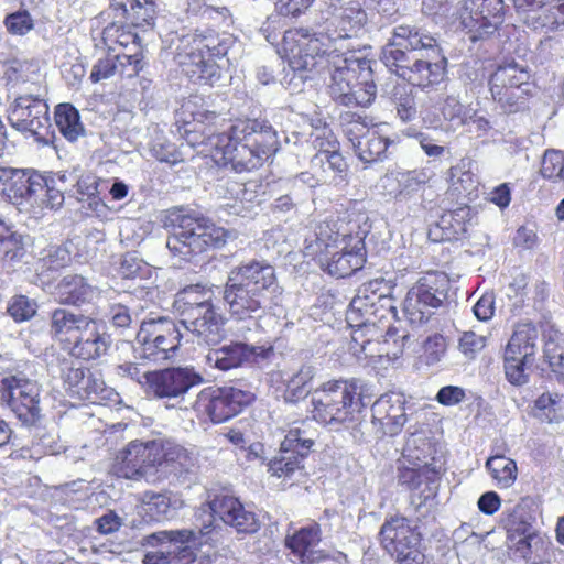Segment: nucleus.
<instances>
[{
    "label": "nucleus",
    "instance_id": "f257e3e1",
    "mask_svg": "<svg viewBox=\"0 0 564 564\" xmlns=\"http://www.w3.org/2000/svg\"><path fill=\"white\" fill-rule=\"evenodd\" d=\"M189 112L192 120L184 121L183 138L191 147L203 145L214 162L237 173L251 171L273 155L279 148L276 131L265 121L240 120L218 134H206L205 122L216 118L214 111L191 110V101L183 106V113Z\"/></svg>",
    "mask_w": 564,
    "mask_h": 564
},
{
    "label": "nucleus",
    "instance_id": "f03ea898",
    "mask_svg": "<svg viewBox=\"0 0 564 564\" xmlns=\"http://www.w3.org/2000/svg\"><path fill=\"white\" fill-rule=\"evenodd\" d=\"M282 289L274 268L265 261H250L232 268L224 288V301L237 324L234 334L252 340L262 333L260 318L278 305Z\"/></svg>",
    "mask_w": 564,
    "mask_h": 564
},
{
    "label": "nucleus",
    "instance_id": "7ed1b4c3",
    "mask_svg": "<svg viewBox=\"0 0 564 564\" xmlns=\"http://www.w3.org/2000/svg\"><path fill=\"white\" fill-rule=\"evenodd\" d=\"M200 511L208 514L198 531L170 530L158 531L145 535L144 545L156 547L144 555L143 564H193L195 553L193 545L197 535L204 536L212 532L215 518L232 527L238 533L251 534L260 529L256 513L245 508L240 500L227 494L215 495Z\"/></svg>",
    "mask_w": 564,
    "mask_h": 564
},
{
    "label": "nucleus",
    "instance_id": "20e7f679",
    "mask_svg": "<svg viewBox=\"0 0 564 564\" xmlns=\"http://www.w3.org/2000/svg\"><path fill=\"white\" fill-rule=\"evenodd\" d=\"M381 61L390 72L422 89L436 87L446 78L447 59L440 45L415 26H394Z\"/></svg>",
    "mask_w": 564,
    "mask_h": 564
},
{
    "label": "nucleus",
    "instance_id": "39448f33",
    "mask_svg": "<svg viewBox=\"0 0 564 564\" xmlns=\"http://www.w3.org/2000/svg\"><path fill=\"white\" fill-rule=\"evenodd\" d=\"M330 223L316 226L313 237L305 238V256L316 258L321 268L336 278H345L361 269L365 263L366 229L352 224L347 229L336 228Z\"/></svg>",
    "mask_w": 564,
    "mask_h": 564
},
{
    "label": "nucleus",
    "instance_id": "423d86ee",
    "mask_svg": "<svg viewBox=\"0 0 564 564\" xmlns=\"http://www.w3.org/2000/svg\"><path fill=\"white\" fill-rule=\"evenodd\" d=\"M166 226L171 227L166 247L173 257L184 261H191L208 248L223 247L230 237L225 228L216 226L202 215L184 209L170 212Z\"/></svg>",
    "mask_w": 564,
    "mask_h": 564
},
{
    "label": "nucleus",
    "instance_id": "0eeeda50",
    "mask_svg": "<svg viewBox=\"0 0 564 564\" xmlns=\"http://www.w3.org/2000/svg\"><path fill=\"white\" fill-rule=\"evenodd\" d=\"M372 61L350 52L336 55L326 65L330 79L328 93L346 107H368L375 100L377 87L372 79Z\"/></svg>",
    "mask_w": 564,
    "mask_h": 564
},
{
    "label": "nucleus",
    "instance_id": "6e6552de",
    "mask_svg": "<svg viewBox=\"0 0 564 564\" xmlns=\"http://www.w3.org/2000/svg\"><path fill=\"white\" fill-rule=\"evenodd\" d=\"M213 288L194 284L176 294L174 306L182 316L181 325L198 344L217 345L225 336V318L213 302Z\"/></svg>",
    "mask_w": 564,
    "mask_h": 564
},
{
    "label": "nucleus",
    "instance_id": "1a4fd4ad",
    "mask_svg": "<svg viewBox=\"0 0 564 564\" xmlns=\"http://www.w3.org/2000/svg\"><path fill=\"white\" fill-rule=\"evenodd\" d=\"M313 419L330 430L339 431L357 421L364 406L357 380L328 381L315 390L311 399Z\"/></svg>",
    "mask_w": 564,
    "mask_h": 564
},
{
    "label": "nucleus",
    "instance_id": "9d476101",
    "mask_svg": "<svg viewBox=\"0 0 564 564\" xmlns=\"http://www.w3.org/2000/svg\"><path fill=\"white\" fill-rule=\"evenodd\" d=\"M337 40L326 25L315 30L299 29L286 31L281 52L289 66L295 70H313L325 67L336 56Z\"/></svg>",
    "mask_w": 564,
    "mask_h": 564
},
{
    "label": "nucleus",
    "instance_id": "9b49d317",
    "mask_svg": "<svg viewBox=\"0 0 564 564\" xmlns=\"http://www.w3.org/2000/svg\"><path fill=\"white\" fill-rule=\"evenodd\" d=\"M164 43L182 73L193 83L212 86L220 79V66L196 45L195 33L186 26L171 28Z\"/></svg>",
    "mask_w": 564,
    "mask_h": 564
},
{
    "label": "nucleus",
    "instance_id": "f8f14e48",
    "mask_svg": "<svg viewBox=\"0 0 564 564\" xmlns=\"http://www.w3.org/2000/svg\"><path fill=\"white\" fill-rule=\"evenodd\" d=\"M349 326L352 328L349 350L359 361L372 364L382 358L394 360L402 355L408 336L399 334L397 329H388L383 340H379L378 328L370 318L357 321Z\"/></svg>",
    "mask_w": 564,
    "mask_h": 564
},
{
    "label": "nucleus",
    "instance_id": "ddd939ff",
    "mask_svg": "<svg viewBox=\"0 0 564 564\" xmlns=\"http://www.w3.org/2000/svg\"><path fill=\"white\" fill-rule=\"evenodd\" d=\"M345 134L356 155L366 163L382 161L388 156L390 148L398 143V135L389 133L387 123L373 124L366 117L347 115Z\"/></svg>",
    "mask_w": 564,
    "mask_h": 564
},
{
    "label": "nucleus",
    "instance_id": "4468645a",
    "mask_svg": "<svg viewBox=\"0 0 564 564\" xmlns=\"http://www.w3.org/2000/svg\"><path fill=\"white\" fill-rule=\"evenodd\" d=\"M182 336L178 325L172 319L160 317L142 322L135 337V357L155 362L172 359Z\"/></svg>",
    "mask_w": 564,
    "mask_h": 564
},
{
    "label": "nucleus",
    "instance_id": "2eb2a0df",
    "mask_svg": "<svg viewBox=\"0 0 564 564\" xmlns=\"http://www.w3.org/2000/svg\"><path fill=\"white\" fill-rule=\"evenodd\" d=\"M489 89L494 100L505 111L516 112L523 107L527 97L532 94L531 74L527 66L513 61L505 63L491 74Z\"/></svg>",
    "mask_w": 564,
    "mask_h": 564
},
{
    "label": "nucleus",
    "instance_id": "dca6fc26",
    "mask_svg": "<svg viewBox=\"0 0 564 564\" xmlns=\"http://www.w3.org/2000/svg\"><path fill=\"white\" fill-rule=\"evenodd\" d=\"M449 279L443 272H429L406 293L403 313L411 324H422L447 299Z\"/></svg>",
    "mask_w": 564,
    "mask_h": 564
},
{
    "label": "nucleus",
    "instance_id": "f3484780",
    "mask_svg": "<svg viewBox=\"0 0 564 564\" xmlns=\"http://www.w3.org/2000/svg\"><path fill=\"white\" fill-rule=\"evenodd\" d=\"M539 330L531 323L518 324L508 340L505 354V373L513 386L528 382L527 370L533 365L538 351Z\"/></svg>",
    "mask_w": 564,
    "mask_h": 564
},
{
    "label": "nucleus",
    "instance_id": "a211bd4d",
    "mask_svg": "<svg viewBox=\"0 0 564 564\" xmlns=\"http://www.w3.org/2000/svg\"><path fill=\"white\" fill-rule=\"evenodd\" d=\"M0 400L22 425L31 426L39 421L40 387L24 375L7 376L0 381Z\"/></svg>",
    "mask_w": 564,
    "mask_h": 564
},
{
    "label": "nucleus",
    "instance_id": "6ab92c4d",
    "mask_svg": "<svg viewBox=\"0 0 564 564\" xmlns=\"http://www.w3.org/2000/svg\"><path fill=\"white\" fill-rule=\"evenodd\" d=\"M308 421L294 422L281 443L278 455L268 462V471L278 478L291 477L302 468V460L314 444V431Z\"/></svg>",
    "mask_w": 564,
    "mask_h": 564
},
{
    "label": "nucleus",
    "instance_id": "aec40b11",
    "mask_svg": "<svg viewBox=\"0 0 564 564\" xmlns=\"http://www.w3.org/2000/svg\"><path fill=\"white\" fill-rule=\"evenodd\" d=\"M253 399L252 392L236 387L206 388L197 394L193 408L218 424L239 414Z\"/></svg>",
    "mask_w": 564,
    "mask_h": 564
},
{
    "label": "nucleus",
    "instance_id": "412c9836",
    "mask_svg": "<svg viewBox=\"0 0 564 564\" xmlns=\"http://www.w3.org/2000/svg\"><path fill=\"white\" fill-rule=\"evenodd\" d=\"M158 448L154 440L130 442L116 454L112 473L126 479H145L148 482H156L154 462Z\"/></svg>",
    "mask_w": 564,
    "mask_h": 564
},
{
    "label": "nucleus",
    "instance_id": "4be33fe9",
    "mask_svg": "<svg viewBox=\"0 0 564 564\" xmlns=\"http://www.w3.org/2000/svg\"><path fill=\"white\" fill-rule=\"evenodd\" d=\"M380 540L384 550L401 563H419L422 558L421 534L406 518L393 517L386 520L380 530Z\"/></svg>",
    "mask_w": 564,
    "mask_h": 564
},
{
    "label": "nucleus",
    "instance_id": "5701e85b",
    "mask_svg": "<svg viewBox=\"0 0 564 564\" xmlns=\"http://www.w3.org/2000/svg\"><path fill=\"white\" fill-rule=\"evenodd\" d=\"M503 0H464L457 10V19L464 30L476 41L492 34L503 22Z\"/></svg>",
    "mask_w": 564,
    "mask_h": 564
},
{
    "label": "nucleus",
    "instance_id": "b1692460",
    "mask_svg": "<svg viewBox=\"0 0 564 564\" xmlns=\"http://www.w3.org/2000/svg\"><path fill=\"white\" fill-rule=\"evenodd\" d=\"M11 126L18 131L30 133L37 141L47 142L50 124L48 106L32 95L18 97L9 113Z\"/></svg>",
    "mask_w": 564,
    "mask_h": 564
},
{
    "label": "nucleus",
    "instance_id": "393cba45",
    "mask_svg": "<svg viewBox=\"0 0 564 564\" xmlns=\"http://www.w3.org/2000/svg\"><path fill=\"white\" fill-rule=\"evenodd\" d=\"M377 4L378 0H336L325 25L337 41L357 36L367 23V10H375Z\"/></svg>",
    "mask_w": 564,
    "mask_h": 564
},
{
    "label": "nucleus",
    "instance_id": "a878e982",
    "mask_svg": "<svg viewBox=\"0 0 564 564\" xmlns=\"http://www.w3.org/2000/svg\"><path fill=\"white\" fill-rule=\"evenodd\" d=\"M406 400L402 393L388 392L371 405V426L377 438L399 435L406 421Z\"/></svg>",
    "mask_w": 564,
    "mask_h": 564
},
{
    "label": "nucleus",
    "instance_id": "bb28decb",
    "mask_svg": "<svg viewBox=\"0 0 564 564\" xmlns=\"http://www.w3.org/2000/svg\"><path fill=\"white\" fill-rule=\"evenodd\" d=\"M202 382V376L193 368L172 367L148 375L147 389L160 399H183L191 388Z\"/></svg>",
    "mask_w": 564,
    "mask_h": 564
},
{
    "label": "nucleus",
    "instance_id": "cd10ccee",
    "mask_svg": "<svg viewBox=\"0 0 564 564\" xmlns=\"http://www.w3.org/2000/svg\"><path fill=\"white\" fill-rule=\"evenodd\" d=\"M248 340L232 341L217 349L209 350L205 356L206 365L219 370H230L247 364L267 359L272 354V347L248 344Z\"/></svg>",
    "mask_w": 564,
    "mask_h": 564
},
{
    "label": "nucleus",
    "instance_id": "c85d7f7f",
    "mask_svg": "<svg viewBox=\"0 0 564 564\" xmlns=\"http://www.w3.org/2000/svg\"><path fill=\"white\" fill-rule=\"evenodd\" d=\"M321 541V529L315 522L310 523L285 538V546L293 557L301 563L308 564H339L336 558L326 556L316 546Z\"/></svg>",
    "mask_w": 564,
    "mask_h": 564
},
{
    "label": "nucleus",
    "instance_id": "c756f323",
    "mask_svg": "<svg viewBox=\"0 0 564 564\" xmlns=\"http://www.w3.org/2000/svg\"><path fill=\"white\" fill-rule=\"evenodd\" d=\"M159 447L155 455V477L160 481L171 475L182 477L192 470L194 458L181 445L169 440H154Z\"/></svg>",
    "mask_w": 564,
    "mask_h": 564
},
{
    "label": "nucleus",
    "instance_id": "7c9ffc66",
    "mask_svg": "<svg viewBox=\"0 0 564 564\" xmlns=\"http://www.w3.org/2000/svg\"><path fill=\"white\" fill-rule=\"evenodd\" d=\"M389 293L390 286L383 279H375L361 284L347 311V323L354 325L357 321L369 318L375 314L376 305L387 300Z\"/></svg>",
    "mask_w": 564,
    "mask_h": 564
},
{
    "label": "nucleus",
    "instance_id": "2f4dec72",
    "mask_svg": "<svg viewBox=\"0 0 564 564\" xmlns=\"http://www.w3.org/2000/svg\"><path fill=\"white\" fill-rule=\"evenodd\" d=\"M40 173L34 170L0 166V194L15 205H24L29 191L36 192Z\"/></svg>",
    "mask_w": 564,
    "mask_h": 564
},
{
    "label": "nucleus",
    "instance_id": "473e14b6",
    "mask_svg": "<svg viewBox=\"0 0 564 564\" xmlns=\"http://www.w3.org/2000/svg\"><path fill=\"white\" fill-rule=\"evenodd\" d=\"M110 346V336L99 327L96 319L91 318L90 324L82 329L67 350L75 358L94 360L105 356Z\"/></svg>",
    "mask_w": 564,
    "mask_h": 564
},
{
    "label": "nucleus",
    "instance_id": "72a5a7b5",
    "mask_svg": "<svg viewBox=\"0 0 564 564\" xmlns=\"http://www.w3.org/2000/svg\"><path fill=\"white\" fill-rule=\"evenodd\" d=\"M538 506L533 498L523 497L511 507H506L501 522L507 531V539L513 541L519 534H529L534 531Z\"/></svg>",
    "mask_w": 564,
    "mask_h": 564
},
{
    "label": "nucleus",
    "instance_id": "f704fd0d",
    "mask_svg": "<svg viewBox=\"0 0 564 564\" xmlns=\"http://www.w3.org/2000/svg\"><path fill=\"white\" fill-rule=\"evenodd\" d=\"M54 295L59 304L80 307L93 303L99 296V291L84 276L68 274L57 283Z\"/></svg>",
    "mask_w": 564,
    "mask_h": 564
},
{
    "label": "nucleus",
    "instance_id": "c9c22d12",
    "mask_svg": "<svg viewBox=\"0 0 564 564\" xmlns=\"http://www.w3.org/2000/svg\"><path fill=\"white\" fill-rule=\"evenodd\" d=\"M67 180L68 176L65 173L53 176L40 174V188H36L35 193L29 191L25 206L39 209L61 207L64 203L65 183Z\"/></svg>",
    "mask_w": 564,
    "mask_h": 564
},
{
    "label": "nucleus",
    "instance_id": "e433bc0d",
    "mask_svg": "<svg viewBox=\"0 0 564 564\" xmlns=\"http://www.w3.org/2000/svg\"><path fill=\"white\" fill-rule=\"evenodd\" d=\"M91 318L67 308H56L51 313L50 332L67 349L82 329L90 324Z\"/></svg>",
    "mask_w": 564,
    "mask_h": 564
},
{
    "label": "nucleus",
    "instance_id": "4c0bfd02",
    "mask_svg": "<svg viewBox=\"0 0 564 564\" xmlns=\"http://www.w3.org/2000/svg\"><path fill=\"white\" fill-rule=\"evenodd\" d=\"M524 24L544 34L557 31L564 25V0L543 2L522 15Z\"/></svg>",
    "mask_w": 564,
    "mask_h": 564
},
{
    "label": "nucleus",
    "instance_id": "58836bf2",
    "mask_svg": "<svg viewBox=\"0 0 564 564\" xmlns=\"http://www.w3.org/2000/svg\"><path fill=\"white\" fill-rule=\"evenodd\" d=\"M441 473V466L410 465L403 462L399 468L398 479L402 486L410 490H417L422 485L426 489L422 490L425 498L435 494L436 481Z\"/></svg>",
    "mask_w": 564,
    "mask_h": 564
},
{
    "label": "nucleus",
    "instance_id": "ea45409f",
    "mask_svg": "<svg viewBox=\"0 0 564 564\" xmlns=\"http://www.w3.org/2000/svg\"><path fill=\"white\" fill-rule=\"evenodd\" d=\"M112 10L128 23L137 28L154 25L155 3L153 0H112Z\"/></svg>",
    "mask_w": 564,
    "mask_h": 564
},
{
    "label": "nucleus",
    "instance_id": "a19ab883",
    "mask_svg": "<svg viewBox=\"0 0 564 564\" xmlns=\"http://www.w3.org/2000/svg\"><path fill=\"white\" fill-rule=\"evenodd\" d=\"M311 170H316L322 182L340 185L347 175V164L338 150L316 153L311 159Z\"/></svg>",
    "mask_w": 564,
    "mask_h": 564
},
{
    "label": "nucleus",
    "instance_id": "79ce46f5",
    "mask_svg": "<svg viewBox=\"0 0 564 564\" xmlns=\"http://www.w3.org/2000/svg\"><path fill=\"white\" fill-rule=\"evenodd\" d=\"M475 213L469 206H460L454 210L445 213L438 223V228L443 231V240H456L467 232L474 225Z\"/></svg>",
    "mask_w": 564,
    "mask_h": 564
},
{
    "label": "nucleus",
    "instance_id": "37998d69",
    "mask_svg": "<svg viewBox=\"0 0 564 564\" xmlns=\"http://www.w3.org/2000/svg\"><path fill=\"white\" fill-rule=\"evenodd\" d=\"M434 444L423 433H412L403 448V460L410 465L441 466L434 457Z\"/></svg>",
    "mask_w": 564,
    "mask_h": 564
},
{
    "label": "nucleus",
    "instance_id": "c03bdc74",
    "mask_svg": "<svg viewBox=\"0 0 564 564\" xmlns=\"http://www.w3.org/2000/svg\"><path fill=\"white\" fill-rule=\"evenodd\" d=\"M280 376L285 386L284 400L295 403L311 392L315 371L312 366L303 365L296 372H282Z\"/></svg>",
    "mask_w": 564,
    "mask_h": 564
},
{
    "label": "nucleus",
    "instance_id": "a18cd8bd",
    "mask_svg": "<svg viewBox=\"0 0 564 564\" xmlns=\"http://www.w3.org/2000/svg\"><path fill=\"white\" fill-rule=\"evenodd\" d=\"M145 512L156 521L171 519L182 507V501L166 494L147 491L143 495Z\"/></svg>",
    "mask_w": 564,
    "mask_h": 564
},
{
    "label": "nucleus",
    "instance_id": "49530a36",
    "mask_svg": "<svg viewBox=\"0 0 564 564\" xmlns=\"http://www.w3.org/2000/svg\"><path fill=\"white\" fill-rule=\"evenodd\" d=\"M486 468L499 488L511 487L518 476L516 462L503 455L490 456L486 462Z\"/></svg>",
    "mask_w": 564,
    "mask_h": 564
},
{
    "label": "nucleus",
    "instance_id": "de8ad7c7",
    "mask_svg": "<svg viewBox=\"0 0 564 564\" xmlns=\"http://www.w3.org/2000/svg\"><path fill=\"white\" fill-rule=\"evenodd\" d=\"M55 122L59 132L68 140L76 141L84 132L79 113L69 104H61L55 110Z\"/></svg>",
    "mask_w": 564,
    "mask_h": 564
},
{
    "label": "nucleus",
    "instance_id": "09e8293b",
    "mask_svg": "<svg viewBox=\"0 0 564 564\" xmlns=\"http://www.w3.org/2000/svg\"><path fill=\"white\" fill-rule=\"evenodd\" d=\"M433 176V172L429 169H420L412 171H399L391 173L387 180L398 183L397 192L399 195H409L417 192Z\"/></svg>",
    "mask_w": 564,
    "mask_h": 564
},
{
    "label": "nucleus",
    "instance_id": "8fccbe9b",
    "mask_svg": "<svg viewBox=\"0 0 564 564\" xmlns=\"http://www.w3.org/2000/svg\"><path fill=\"white\" fill-rule=\"evenodd\" d=\"M111 391L107 389L104 379L99 373H93L87 369L84 375V380H80L78 389L75 390V395L79 400H88L93 403L100 402L108 399Z\"/></svg>",
    "mask_w": 564,
    "mask_h": 564
},
{
    "label": "nucleus",
    "instance_id": "3c124183",
    "mask_svg": "<svg viewBox=\"0 0 564 564\" xmlns=\"http://www.w3.org/2000/svg\"><path fill=\"white\" fill-rule=\"evenodd\" d=\"M196 36V45L206 51L208 58L225 57L228 54L229 46L232 43L230 35L219 37L217 34L209 33L207 35L194 32Z\"/></svg>",
    "mask_w": 564,
    "mask_h": 564
},
{
    "label": "nucleus",
    "instance_id": "603ef678",
    "mask_svg": "<svg viewBox=\"0 0 564 564\" xmlns=\"http://www.w3.org/2000/svg\"><path fill=\"white\" fill-rule=\"evenodd\" d=\"M563 395L556 392L542 393L534 404L536 416L547 421L549 423L557 422L562 417L561 402Z\"/></svg>",
    "mask_w": 564,
    "mask_h": 564
},
{
    "label": "nucleus",
    "instance_id": "864d4df0",
    "mask_svg": "<svg viewBox=\"0 0 564 564\" xmlns=\"http://www.w3.org/2000/svg\"><path fill=\"white\" fill-rule=\"evenodd\" d=\"M23 256L21 236H18L6 227L0 220V261H14Z\"/></svg>",
    "mask_w": 564,
    "mask_h": 564
},
{
    "label": "nucleus",
    "instance_id": "5fc2aeb1",
    "mask_svg": "<svg viewBox=\"0 0 564 564\" xmlns=\"http://www.w3.org/2000/svg\"><path fill=\"white\" fill-rule=\"evenodd\" d=\"M393 100L398 117L403 122H409L415 119L417 110L415 98L413 95L406 93V87H395L393 93Z\"/></svg>",
    "mask_w": 564,
    "mask_h": 564
},
{
    "label": "nucleus",
    "instance_id": "6e6d98bb",
    "mask_svg": "<svg viewBox=\"0 0 564 564\" xmlns=\"http://www.w3.org/2000/svg\"><path fill=\"white\" fill-rule=\"evenodd\" d=\"M150 151L160 162L174 165L183 161L182 153L177 150L176 145L161 135L153 139Z\"/></svg>",
    "mask_w": 564,
    "mask_h": 564
},
{
    "label": "nucleus",
    "instance_id": "4d7b16f0",
    "mask_svg": "<svg viewBox=\"0 0 564 564\" xmlns=\"http://www.w3.org/2000/svg\"><path fill=\"white\" fill-rule=\"evenodd\" d=\"M8 313L15 322L28 321L36 313V303L24 295H15L9 302Z\"/></svg>",
    "mask_w": 564,
    "mask_h": 564
},
{
    "label": "nucleus",
    "instance_id": "13d9d810",
    "mask_svg": "<svg viewBox=\"0 0 564 564\" xmlns=\"http://www.w3.org/2000/svg\"><path fill=\"white\" fill-rule=\"evenodd\" d=\"M149 271L148 264L135 253H126L121 259L119 274L123 279L144 278Z\"/></svg>",
    "mask_w": 564,
    "mask_h": 564
},
{
    "label": "nucleus",
    "instance_id": "bf43d9fd",
    "mask_svg": "<svg viewBox=\"0 0 564 564\" xmlns=\"http://www.w3.org/2000/svg\"><path fill=\"white\" fill-rule=\"evenodd\" d=\"M69 261L68 252L59 247H52L48 249L47 254L39 259L36 270L41 273L47 271H57L64 268Z\"/></svg>",
    "mask_w": 564,
    "mask_h": 564
},
{
    "label": "nucleus",
    "instance_id": "052dcab7",
    "mask_svg": "<svg viewBox=\"0 0 564 564\" xmlns=\"http://www.w3.org/2000/svg\"><path fill=\"white\" fill-rule=\"evenodd\" d=\"M564 154L558 150H546L541 165V174L549 180H561Z\"/></svg>",
    "mask_w": 564,
    "mask_h": 564
},
{
    "label": "nucleus",
    "instance_id": "680f3d73",
    "mask_svg": "<svg viewBox=\"0 0 564 564\" xmlns=\"http://www.w3.org/2000/svg\"><path fill=\"white\" fill-rule=\"evenodd\" d=\"M543 339V356L545 360L555 358V355L564 354V335L553 326L544 329Z\"/></svg>",
    "mask_w": 564,
    "mask_h": 564
},
{
    "label": "nucleus",
    "instance_id": "e2e57ef3",
    "mask_svg": "<svg viewBox=\"0 0 564 564\" xmlns=\"http://www.w3.org/2000/svg\"><path fill=\"white\" fill-rule=\"evenodd\" d=\"M470 110L467 109L455 96H447L442 107L443 117L446 120H457L460 124L468 123V115Z\"/></svg>",
    "mask_w": 564,
    "mask_h": 564
},
{
    "label": "nucleus",
    "instance_id": "0e129e2a",
    "mask_svg": "<svg viewBox=\"0 0 564 564\" xmlns=\"http://www.w3.org/2000/svg\"><path fill=\"white\" fill-rule=\"evenodd\" d=\"M424 358L427 365L437 364L446 351V339L443 335L434 334L424 341Z\"/></svg>",
    "mask_w": 564,
    "mask_h": 564
},
{
    "label": "nucleus",
    "instance_id": "69168bd1",
    "mask_svg": "<svg viewBox=\"0 0 564 564\" xmlns=\"http://www.w3.org/2000/svg\"><path fill=\"white\" fill-rule=\"evenodd\" d=\"M115 59L117 61V74L131 78L142 69L141 54L134 52L131 54H116Z\"/></svg>",
    "mask_w": 564,
    "mask_h": 564
},
{
    "label": "nucleus",
    "instance_id": "338daca9",
    "mask_svg": "<svg viewBox=\"0 0 564 564\" xmlns=\"http://www.w3.org/2000/svg\"><path fill=\"white\" fill-rule=\"evenodd\" d=\"M449 182L455 191L470 193L475 188L474 175L465 165H457L449 170Z\"/></svg>",
    "mask_w": 564,
    "mask_h": 564
},
{
    "label": "nucleus",
    "instance_id": "774afa93",
    "mask_svg": "<svg viewBox=\"0 0 564 564\" xmlns=\"http://www.w3.org/2000/svg\"><path fill=\"white\" fill-rule=\"evenodd\" d=\"M8 31L15 35H24L33 29V20L28 11H18L6 18Z\"/></svg>",
    "mask_w": 564,
    "mask_h": 564
}]
</instances>
